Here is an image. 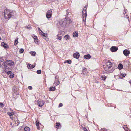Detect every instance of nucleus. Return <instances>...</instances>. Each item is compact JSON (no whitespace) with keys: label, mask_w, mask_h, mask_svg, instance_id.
Wrapping results in <instances>:
<instances>
[{"label":"nucleus","mask_w":131,"mask_h":131,"mask_svg":"<svg viewBox=\"0 0 131 131\" xmlns=\"http://www.w3.org/2000/svg\"><path fill=\"white\" fill-rule=\"evenodd\" d=\"M14 66V63L13 61L11 60L6 61L4 63V68L5 69L11 70Z\"/></svg>","instance_id":"1"},{"label":"nucleus","mask_w":131,"mask_h":131,"mask_svg":"<svg viewBox=\"0 0 131 131\" xmlns=\"http://www.w3.org/2000/svg\"><path fill=\"white\" fill-rule=\"evenodd\" d=\"M4 13V16L6 19L10 18L13 16H14L16 13L15 11L13 12H10L8 10H5Z\"/></svg>","instance_id":"2"},{"label":"nucleus","mask_w":131,"mask_h":131,"mask_svg":"<svg viewBox=\"0 0 131 131\" xmlns=\"http://www.w3.org/2000/svg\"><path fill=\"white\" fill-rule=\"evenodd\" d=\"M52 12L50 10H48L47 11L46 13V16L48 18H50L52 15Z\"/></svg>","instance_id":"3"},{"label":"nucleus","mask_w":131,"mask_h":131,"mask_svg":"<svg viewBox=\"0 0 131 131\" xmlns=\"http://www.w3.org/2000/svg\"><path fill=\"white\" fill-rule=\"evenodd\" d=\"M38 105L40 107H42L44 104V102L43 101H37Z\"/></svg>","instance_id":"4"},{"label":"nucleus","mask_w":131,"mask_h":131,"mask_svg":"<svg viewBox=\"0 0 131 131\" xmlns=\"http://www.w3.org/2000/svg\"><path fill=\"white\" fill-rule=\"evenodd\" d=\"M66 21H60L59 22L61 26L63 27H66L67 26V25L66 24Z\"/></svg>","instance_id":"5"},{"label":"nucleus","mask_w":131,"mask_h":131,"mask_svg":"<svg viewBox=\"0 0 131 131\" xmlns=\"http://www.w3.org/2000/svg\"><path fill=\"white\" fill-rule=\"evenodd\" d=\"M123 53L125 56H127L130 54V51L127 49H125L123 51Z\"/></svg>","instance_id":"6"},{"label":"nucleus","mask_w":131,"mask_h":131,"mask_svg":"<svg viewBox=\"0 0 131 131\" xmlns=\"http://www.w3.org/2000/svg\"><path fill=\"white\" fill-rule=\"evenodd\" d=\"M110 49L111 51L115 52L117 50L118 48L115 46H113L111 47Z\"/></svg>","instance_id":"7"},{"label":"nucleus","mask_w":131,"mask_h":131,"mask_svg":"<svg viewBox=\"0 0 131 131\" xmlns=\"http://www.w3.org/2000/svg\"><path fill=\"white\" fill-rule=\"evenodd\" d=\"M106 66L108 68H110L112 67V64L110 61H108L106 63Z\"/></svg>","instance_id":"8"},{"label":"nucleus","mask_w":131,"mask_h":131,"mask_svg":"<svg viewBox=\"0 0 131 131\" xmlns=\"http://www.w3.org/2000/svg\"><path fill=\"white\" fill-rule=\"evenodd\" d=\"M80 56V54L78 53L77 52L74 53L73 54V56L74 58L76 59H78Z\"/></svg>","instance_id":"9"},{"label":"nucleus","mask_w":131,"mask_h":131,"mask_svg":"<svg viewBox=\"0 0 131 131\" xmlns=\"http://www.w3.org/2000/svg\"><path fill=\"white\" fill-rule=\"evenodd\" d=\"M1 46H3L5 48H8V45L4 42L1 43Z\"/></svg>","instance_id":"10"},{"label":"nucleus","mask_w":131,"mask_h":131,"mask_svg":"<svg viewBox=\"0 0 131 131\" xmlns=\"http://www.w3.org/2000/svg\"><path fill=\"white\" fill-rule=\"evenodd\" d=\"M91 56L89 54L85 55L84 56V58L86 59H89L91 58Z\"/></svg>","instance_id":"11"},{"label":"nucleus","mask_w":131,"mask_h":131,"mask_svg":"<svg viewBox=\"0 0 131 131\" xmlns=\"http://www.w3.org/2000/svg\"><path fill=\"white\" fill-rule=\"evenodd\" d=\"M83 15V20L85 21L86 19V16L87 15V13H82Z\"/></svg>","instance_id":"12"},{"label":"nucleus","mask_w":131,"mask_h":131,"mask_svg":"<svg viewBox=\"0 0 131 131\" xmlns=\"http://www.w3.org/2000/svg\"><path fill=\"white\" fill-rule=\"evenodd\" d=\"M35 66V65H31L30 64H28L27 66V67L29 69H31L34 68Z\"/></svg>","instance_id":"13"},{"label":"nucleus","mask_w":131,"mask_h":131,"mask_svg":"<svg viewBox=\"0 0 131 131\" xmlns=\"http://www.w3.org/2000/svg\"><path fill=\"white\" fill-rule=\"evenodd\" d=\"M73 36L74 37H77L78 36V32L77 31L74 32L73 34Z\"/></svg>","instance_id":"14"},{"label":"nucleus","mask_w":131,"mask_h":131,"mask_svg":"<svg viewBox=\"0 0 131 131\" xmlns=\"http://www.w3.org/2000/svg\"><path fill=\"white\" fill-rule=\"evenodd\" d=\"M34 39V42L36 43H37L38 42V39L37 37L36 36H34L33 37Z\"/></svg>","instance_id":"15"},{"label":"nucleus","mask_w":131,"mask_h":131,"mask_svg":"<svg viewBox=\"0 0 131 131\" xmlns=\"http://www.w3.org/2000/svg\"><path fill=\"white\" fill-rule=\"evenodd\" d=\"M36 126L37 127V128L38 129H40V127L39 126V122L37 121H36Z\"/></svg>","instance_id":"16"},{"label":"nucleus","mask_w":131,"mask_h":131,"mask_svg":"<svg viewBox=\"0 0 131 131\" xmlns=\"http://www.w3.org/2000/svg\"><path fill=\"white\" fill-rule=\"evenodd\" d=\"M61 126V125H60L59 123H56V128H58L60 127Z\"/></svg>","instance_id":"17"},{"label":"nucleus","mask_w":131,"mask_h":131,"mask_svg":"<svg viewBox=\"0 0 131 131\" xmlns=\"http://www.w3.org/2000/svg\"><path fill=\"white\" fill-rule=\"evenodd\" d=\"M15 123L17 126H18L19 124V121L17 119H16L15 120Z\"/></svg>","instance_id":"18"},{"label":"nucleus","mask_w":131,"mask_h":131,"mask_svg":"<svg viewBox=\"0 0 131 131\" xmlns=\"http://www.w3.org/2000/svg\"><path fill=\"white\" fill-rule=\"evenodd\" d=\"M123 68V65L122 64H119L118 67V68L119 69H121Z\"/></svg>","instance_id":"19"},{"label":"nucleus","mask_w":131,"mask_h":131,"mask_svg":"<svg viewBox=\"0 0 131 131\" xmlns=\"http://www.w3.org/2000/svg\"><path fill=\"white\" fill-rule=\"evenodd\" d=\"M30 128L27 127H26L24 128L23 131H30Z\"/></svg>","instance_id":"20"},{"label":"nucleus","mask_w":131,"mask_h":131,"mask_svg":"<svg viewBox=\"0 0 131 131\" xmlns=\"http://www.w3.org/2000/svg\"><path fill=\"white\" fill-rule=\"evenodd\" d=\"M68 63L71 64V61L70 60H68L65 61L64 62V63Z\"/></svg>","instance_id":"21"},{"label":"nucleus","mask_w":131,"mask_h":131,"mask_svg":"<svg viewBox=\"0 0 131 131\" xmlns=\"http://www.w3.org/2000/svg\"><path fill=\"white\" fill-rule=\"evenodd\" d=\"M30 53L33 56H35L36 54V52L35 51H31L30 52Z\"/></svg>","instance_id":"22"},{"label":"nucleus","mask_w":131,"mask_h":131,"mask_svg":"<svg viewBox=\"0 0 131 131\" xmlns=\"http://www.w3.org/2000/svg\"><path fill=\"white\" fill-rule=\"evenodd\" d=\"M56 89L55 87H50L49 90V91H54Z\"/></svg>","instance_id":"23"},{"label":"nucleus","mask_w":131,"mask_h":131,"mask_svg":"<svg viewBox=\"0 0 131 131\" xmlns=\"http://www.w3.org/2000/svg\"><path fill=\"white\" fill-rule=\"evenodd\" d=\"M64 38L67 40H68L69 38V35H66L64 36Z\"/></svg>","instance_id":"24"},{"label":"nucleus","mask_w":131,"mask_h":131,"mask_svg":"<svg viewBox=\"0 0 131 131\" xmlns=\"http://www.w3.org/2000/svg\"><path fill=\"white\" fill-rule=\"evenodd\" d=\"M14 113L13 112H12L11 113L8 112V114L9 115V116H12L14 114Z\"/></svg>","instance_id":"25"},{"label":"nucleus","mask_w":131,"mask_h":131,"mask_svg":"<svg viewBox=\"0 0 131 131\" xmlns=\"http://www.w3.org/2000/svg\"><path fill=\"white\" fill-rule=\"evenodd\" d=\"M59 81H57V82H55L54 83V84H55V85L57 86L58 85H59Z\"/></svg>","instance_id":"26"},{"label":"nucleus","mask_w":131,"mask_h":131,"mask_svg":"<svg viewBox=\"0 0 131 131\" xmlns=\"http://www.w3.org/2000/svg\"><path fill=\"white\" fill-rule=\"evenodd\" d=\"M101 78L103 80H105L106 79V77L104 75L102 76H101Z\"/></svg>","instance_id":"27"},{"label":"nucleus","mask_w":131,"mask_h":131,"mask_svg":"<svg viewBox=\"0 0 131 131\" xmlns=\"http://www.w3.org/2000/svg\"><path fill=\"white\" fill-rule=\"evenodd\" d=\"M55 80L56 82L59 81L58 79V76L56 75L55 77Z\"/></svg>","instance_id":"28"},{"label":"nucleus","mask_w":131,"mask_h":131,"mask_svg":"<svg viewBox=\"0 0 131 131\" xmlns=\"http://www.w3.org/2000/svg\"><path fill=\"white\" fill-rule=\"evenodd\" d=\"M18 43V41L17 40H15L14 42V45H16Z\"/></svg>","instance_id":"29"},{"label":"nucleus","mask_w":131,"mask_h":131,"mask_svg":"<svg viewBox=\"0 0 131 131\" xmlns=\"http://www.w3.org/2000/svg\"><path fill=\"white\" fill-rule=\"evenodd\" d=\"M24 51V50L23 49L21 48L19 52L20 53H22Z\"/></svg>","instance_id":"30"},{"label":"nucleus","mask_w":131,"mask_h":131,"mask_svg":"<svg viewBox=\"0 0 131 131\" xmlns=\"http://www.w3.org/2000/svg\"><path fill=\"white\" fill-rule=\"evenodd\" d=\"M123 128L125 130H127V129H125V128L127 129V126L126 125H125L123 126Z\"/></svg>","instance_id":"31"},{"label":"nucleus","mask_w":131,"mask_h":131,"mask_svg":"<svg viewBox=\"0 0 131 131\" xmlns=\"http://www.w3.org/2000/svg\"><path fill=\"white\" fill-rule=\"evenodd\" d=\"M57 36L58 37V39L59 40H61L62 39L61 37L60 36H59V35H57Z\"/></svg>","instance_id":"32"},{"label":"nucleus","mask_w":131,"mask_h":131,"mask_svg":"<svg viewBox=\"0 0 131 131\" xmlns=\"http://www.w3.org/2000/svg\"><path fill=\"white\" fill-rule=\"evenodd\" d=\"M41 73V71L40 70H38L37 71V73L38 74H40Z\"/></svg>","instance_id":"33"},{"label":"nucleus","mask_w":131,"mask_h":131,"mask_svg":"<svg viewBox=\"0 0 131 131\" xmlns=\"http://www.w3.org/2000/svg\"><path fill=\"white\" fill-rule=\"evenodd\" d=\"M14 76V75L13 74H12L9 75V77L10 78H13Z\"/></svg>","instance_id":"34"},{"label":"nucleus","mask_w":131,"mask_h":131,"mask_svg":"<svg viewBox=\"0 0 131 131\" xmlns=\"http://www.w3.org/2000/svg\"><path fill=\"white\" fill-rule=\"evenodd\" d=\"M27 28L28 29H31V27L30 26V25H29L27 27Z\"/></svg>","instance_id":"35"},{"label":"nucleus","mask_w":131,"mask_h":131,"mask_svg":"<svg viewBox=\"0 0 131 131\" xmlns=\"http://www.w3.org/2000/svg\"><path fill=\"white\" fill-rule=\"evenodd\" d=\"M109 68L108 69V68L107 67L105 68H104L105 70L107 71H109Z\"/></svg>","instance_id":"36"},{"label":"nucleus","mask_w":131,"mask_h":131,"mask_svg":"<svg viewBox=\"0 0 131 131\" xmlns=\"http://www.w3.org/2000/svg\"><path fill=\"white\" fill-rule=\"evenodd\" d=\"M3 59L2 58H0V62H3Z\"/></svg>","instance_id":"37"},{"label":"nucleus","mask_w":131,"mask_h":131,"mask_svg":"<svg viewBox=\"0 0 131 131\" xmlns=\"http://www.w3.org/2000/svg\"><path fill=\"white\" fill-rule=\"evenodd\" d=\"M62 103H60L59 105V107H61L62 106Z\"/></svg>","instance_id":"38"},{"label":"nucleus","mask_w":131,"mask_h":131,"mask_svg":"<svg viewBox=\"0 0 131 131\" xmlns=\"http://www.w3.org/2000/svg\"><path fill=\"white\" fill-rule=\"evenodd\" d=\"M11 73V71H9L7 72V74L8 75L10 74Z\"/></svg>","instance_id":"39"},{"label":"nucleus","mask_w":131,"mask_h":131,"mask_svg":"<svg viewBox=\"0 0 131 131\" xmlns=\"http://www.w3.org/2000/svg\"><path fill=\"white\" fill-rule=\"evenodd\" d=\"M83 128V129L84 131H88L87 129L86 128H85V127H84Z\"/></svg>","instance_id":"40"},{"label":"nucleus","mask_w":131,"mask_h":131,"mask_svg":"<svg viewBox=\"0 0 131 131\" xmlns=\"http://www.w3.org/2000/svg\"><path fill=\"white\" fill-rule=\"evenodd\" d=\"M28 88L29 89L31 90L32 89V87L31 86H29L28 87Z\"/></svg>","instance_id":"41"},{"label":"nucleus","mask_w":131,"mask_h":131,"mask_svg":"<svg viewBox=\"0 0 131 131\" xmlns=\"http://www.w3.org/2000/svg\"><path fill=\"white\" fill-rule=\"evenodd\" d=\"M42 35L44 37H46L47 35L43 33L42 34Z\"/></svg>","instance_id":"42"},{"label":"nucleus","mask_w":131,"mask_h":131,"mask_svg":"<svg viewBox=\"0 0 131 131\" xmlns=\"http://www.w3.org/2000/svg\"><path fill=\"white\" fill-rule=\"evenodd\" d=\"M82 13H86V11H85V10H83L82 11Z\"/></svg>","instance_id":"43"},{"label":"nucleus","mask_w":131,"mask_h":131,"mask_svg":"<svg viewBox=\"0 0 131 131\" xmlns=\"http://www.w3.org/2000/svg\"><path fill=\"white\" fill-rule=\"evenodd\" d=\"M3 63V62H0V67L2 65Z\"/></svg>","instance_id":"44"},{"label":"nucleus","mask_w":131,"mask_h":131,"mask_svg":"<svg viewBox=\"0 0 131 131\" xmlns=\"http://www.w3.org/2000/svg\"><path fill=\"white\" fill-rule=\"evenodd\" d=\"M86 7H85L84 8V9L83 10H85V11H86Z\"/></svg>","instance_id":"45"},{"label":"nucleus","mask_w":131,"mask_h":131,"mask_svg":"<svg viewBox=\"0 0 131 131\" xmlns=\"http://www.w3.org/2000/svg\"><path fill=\"white\" fill-rule=\"evenodd\" d=\"M0 105L1 106H3V104L2 103H0Z\"/></svg>","instance_id":"46"},{"label":"nucleus","mask_w":131,"mask_h":131,"mask_svg":"<svg viewBox=\"0 0 131 131\" xmlns=\"http://www.w3.org/2000/svg\"><path fill=\"white\" fill-rule=\"evenodd\" d=\"M126 74H123L122 75V76L123 77H125V76H126Z\"/></svg>","instance_id":"47"},{"label":"nucleus","mask_w":131,"mask_h":131,"mask_svg":"<svg viewBox=\"0 0 131 131\" xmlns=\"http://www.w3.org/2000/svg\"><path fill=\"white\" fill-rule=\"evenodd\" d=\"M83 70H84V71H86V68H84L83 69Z\"/></svg>","instance_id":"48"},{"label":"nucleus","mask_w":131,"mask_h":131,"mask_svg":"<svg viewBox=\"0 0 131 131\" xmlns=\"http://www.w3.org/2000/svg\"><path fill=\"white\" fill-rule=\"evenodd\" d=\"M10 116V118L11 119H12L13 118V115L12 116Z\"/></svg>","instance_id":"49"},{"label":"nucleus","mask_w":131,"mask_h":131,"mask_svg":"<svg viewBox=\"0 0 131 131\" xmlns=\"http://www.w3.org/2000/svg\"><path fill=\"white\" fill-rule=\"evenodd\" d=\"M38 30H39L40 31H41V32H42V31L39 28H38Z\"/></svg>","instance_id":"50"},{"label":"nucleus","mask_w":131,"mask_h":131,"mask_svg":"<svg viewBox=\"0 0 131 131\" xmlns=\"http://www.w3.org/2000/svg\"><path fill=\"white\" fill-rule=\"evenodd\" d=\"M129 82L130 83H131V80L129 81Z\"/></svg>","instance_id":"51"},{"label":"nucleus","mask_w":131,"mask_h":131,"mask_svg":"<svg viewBox=\"0 0 131 131\" xmlns=\"http://www.w3.org/2000/svg\"><path fill=\"white\" fill-rule=\"evenodd\" d=\"M68 11H69V10H67V13H68Z\"/></svg>","instance_id":"52"},{"label":"nucleus","mask_w":131,"mask_h":131,"mask_svg":"<svg viewBox=\"0 0 131 131\" xmlns=\"http://www.w3.org/2000/svg\"><path fill=\"white\" fill-rule=\"evenodd\" d=\"M55 0H51L52 1H54Z\"/></svg>","instance_id":"53"},{"label":"nucleus","mask_w":131,"mask_h":131,"mask_svg":"<svg viewBox=\"0 0 131 131\" xmlns=\"http://www.w3.org/2000/svg\"><path fill=\"white\" fill-rule=\"evenodd\" d=\"M68 14H67V16H68V15L69 14V12H68Z\"/></svg>","instance_id":"54"},{"label":"nucleus","mask_w":131,"mask_h":131,"mask_svg":"<svg viewBox=\"0 0 131 131\" xmlns=\"http://www.w3.org/2000/svg\"><path fill=\"white\" fill-rule=\"evenodd\" d=\"M1 39V38L0 37V40Z\"/></svg>","instance_id":"55"}]
</instances>
